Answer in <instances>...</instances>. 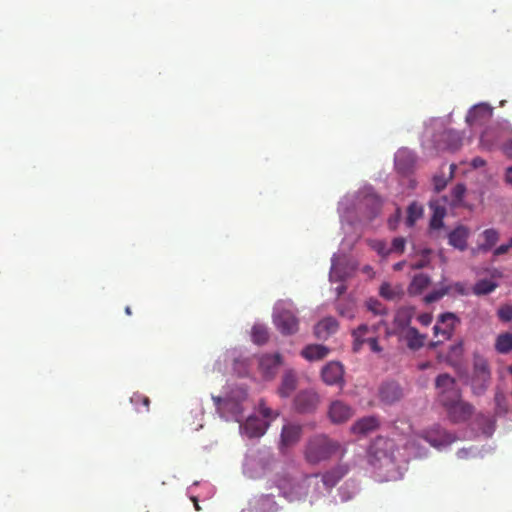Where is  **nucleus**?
I'll use <instances>...</instances> for the list:
<instances>
[{
    "instance_id": "nucleus-1",
    "label": "nucleus",
    "mask_w": 512,
    "mask_h": 512,
    "mask_svg": "<svg viewBox=\"0 0 512 512\" xmlns=\"http://www.w3.org/2000/svg\"><path fill=\"white\" fill-rule=\"evenodd\" d=\"M380 205V201L375 196L370 187H365L357 195H346L339 202V214L342 229L345 233L343 244L351 246L360 236L358 223H353L352 218L357 213H364L368 209L374 214L375 209Z\"/></svg>"
},
{
    "instance_id": "nucleus-2",
    "label": "nucleus",
    "mask_w": 512,
    "mask_h": 512,
    "mask_svg": "<svg viewBox=\"0 0 512 512\" xmlns=\"http://www.w3.org/2000/svg\"><path fill=\"white\" fill-rule=\"evenodd\" d=\"M217 411L227 420L240 422L248 402L246 386L237 382H228L220 396H212Z\"/></svg>"
},
{
    "instance_id": "nucleus-3",
    "label": "nucleus",
    "mask_w": 512,
    "mask_h": 512,
    "mask_svg": "<svg viewBox=\"0 0 512 512\" xmlns=\"http://www.w3.org/2000/svg\"><path fill=\"white\" fill-rule=\"evenodd\" d=\"M440 391V401L446 408L449 419L454 423L464 422L472 415V407L460 399L454 380L447 374L440 375L436 380Z\"/></svg>"
},
{
    "instance_id": "nucleus-4",
    "label": "nucleus",
    "mask_w": 512,
    "mask_h": 512,
    "mask_svg": "<svg viewBox=\"0 0 512 512\" xmlns=\"http://www.w3.org/2000/svg\"><path fill=\"white\" fill-rule=\"evenodd\" d=\"M393 447L394 442L392 440L378 438L369 450L371 464L376 465L379 462V468L385 470L383 475H379L382 481H393L402 477V472L395 468L393 457L389 455V453H392Z\"/></svg>"
},
{
    "instance_id": "nucleus-5",
    "label": "nucleus",
    "mask_w": 512,
    "mask_h": 512,
    "mask_svg": "<svg viewBox=\"0 0 512 512\" xmlns=\"http://www.w3.org/2000/svg\"><path fill=\"white\" fill-rule=\"evenodd\" d=\"M345 470L332 471L325 474L321 480L317 476H311L305 479L302 483L294 482L291 479H284L278 484L280 493L290 501L300 499L306 495L305 487L311 485H318L319 482L328 489L334 486L345 474Z\"/></svg>"
},
{
    "instance_id": "nucleus-6",
    "label": "nucleus",
    "mask_w": 512,
    "mask_h": 512,
    "mask_svg": "<svg viewBox=\"0 0 512 512\" xmlns=\"http://www.w3.org/2000/svg\"><path fill=\"white\" fill-rule=\"evenodd\" d=\"M256 413L262 418L260 419L256 414H253L245 422L240 423L239 429L242 437L252 439L263 436L270 423L279 415L277 411L267 407L263 401L258 404Z\"/></svg>"
},
{
    "instance_id": "nucleus-7",
    "label": "nucleus",
    "mask_w": 512,
    "mask_h": 512,
    "mask_svg": "<svg viewBox=\"0 0 512 512\" xmlns=\"http://www.w3.org/2000/svg\"><path fill=\"white\" fill-rule=\"evenodd\" d=\"M341 452L342 446L337 440L319 435L309 441L305 456L309 462L316 463Z\"/></svg>"
},
{
    "instance_id": "nucleus-8",
    "label": "nucleus",
    "mask_w": 512,
    "mask_h": 512,
    "mask_svg": "<svg viewBox=\"0 0 512 512\" xmlns=\"http://www.w3.org/2000/svg\"><path fill=\"white\" fill-rule=\"evenodd\" d=\"M274 324L282 334H293L298 330V319L291 301L277 302L273 314Z\"/></svg>"
},
{
    "instance_id": "nucleus-9",
    "label": "nucleus",
    "mask_w": 512,
    "mask_h": 512,
    "mask_svg": "<svg viewBox=\"0 0 512 512\" xmlns=\"http://www.w3.org/2000/svg\"><path fill=\"white\" fill-rule=\"evenodd\" d=\"M355 269V264L349 262L344 254H334L331 259L330 282L344 281L354 273Z\"/></svg>"
},
{
    "instance_id": "nucleus-10",
    "label": "nucleus",
    "mask_w": 512,
    "mask_h": 512,
    "mask_svg": "<svg viewBox=\"0 0 512 512\" xmlns=\"http://www.w3.org/2000/svg\"><path fill=\"white\" fill-rule=\"evenodd\" d=\"M258 373L265 381L274 379L282 364L279 354H263L258 357Z\"/></svg>"
},
{
    "instance_id": "nucleus-11",
    "label": "nucleus",
    "mask_w": 512,
    "mask_h": 512,
    "mask_svg": "<svg viewBox=\"0 0 512 512\" xmlns=\"http://www.w3.org/2000/svg\"><path fill=\"white\" fill-rule=\"evenodd\" d=\"M421 438L437 449H443L456 440L454 435L443 431L439 425H433Z\"/></svg>"
},
{
    "instance_id": "nucleus-12",
    "label": "nucleus",
    "mask_w": 512,
    "mask_h": 512,
    "mask_svg": "<svg viewBox=\"0 0 512 512\" xmlns=\"http://www.w3.org/2000/svg\"><path fill=\"white\" fill-rule=\"evenodd\" d=\"M270 460L268 455L265 454H250L247 455L244 462V473L251 477H260L266 470Z\"/></svg>"
},
{
    "instance_id": "nucleus-13",
    "label": "nucleus",
    "mask_w": 512,
    "mask_h": 512,
    "mask_svg": "<svg viewBox=\"0 0 512 512\" xmlns=\"http://www.w3.org/2000/svg\"><path fill=\"white\" fill-rule=\"evenodd\" d=\"M328 417L334 424L347 422L354 415V409L343 400H333L328 407Z\"/></svg>"
},
{
    "instance_id": "nucleus-14",
    "label": "nucleus",
    "mask_w": 512,
    "mask_h": 512,
    "mask_svg": "<svg viewBox=\"0 0 512 512\" xmlns=\"http://www.w3.org/2000/svg\"><path fill=\"white\" fill-rule=\"evenodd\" d=\"M490 379V372L488 370L487 362L479 359L475 362V372L472 378V389L477 395L484 392L487 388Z\"/></svg>"
},
{
    "instance_id": "nucleus-15",
    "label": "nucleus",
    "mask_w": 512,
    "mask_h": 512,
    "mask_svg": "<svg viewBox=\"0 0 512 512\" xmlns=\"http://www.w3.org/2000/svg\"><path fill=\"white\" fill-rule=\"evenodd\" d=\"M323 381L327 385H344V368L340 362L331 361L321 371Z\"/></svg>"
},
{
    "instance_id": "nucleus-16",
    "label": "nucleus",
    "mask_w": 512,
    "mask_h": 512,
    "mask_svg": "<svg viewBox=\"0 0 512 512\" xmlns=\"http://www.w3.org/2000/svg\"><path fill=\"white\" fill-rule=\"evenodd\" d=\"M457 322V317L453 313H445L440 316L434 326L435 336L441 337L439 341L448 340L451 337Z\"/></svg>"
},
{
    "instance_id": "nucleus-17",
    "label": "nucleus",
    "mask_w": 512,
    "mask_h": 512,
    "mask_svg": "<svg viewBox=\"0 0 512 512\" xmlns=\"http://www.w3.org/2000/svg\"><path fill=\"white\" fill-rule=\"evenodd\" d=\"M493 109L487 103L474 105L466 116V122L470 125H476L486 122L492 117Z\"/></svg>"
},
{
    "instance_id": "nucleus-18",
    "label": "nucleus",
    "mask_w": 512,
    "mask_h": 512,
    "mask_svg": "<svg viewBox=\"0 0 512 512\" xmlns=\"http://www.w3.org/2000/svg\"><path fill=\"white\" fill-rule=\"evenodd\" d=\"M413 315V309L409 307L400 308L394 316V327L388 330V334H396L405 331Z\"/></svg>"
},
{
    "instance_id": "nucleus-19",
    "label": "nucleus",
    "mask_w": 512,
    "mask_h": 512,
    "mask_svg": "<svg viewBox=\"0 0 512 512\" xmlns=\"http://www.w3.org/2000/svg\"><path fill=\"white\" fill-rule=\"evenodd\" d=\"M415 164L414 154L406 149H399L395 154V167L401 173L409 172Z\"/></svg>"
},
{
    "instance_id": "nucleus-20",
    "label": "nucleus",
    "mask_w": 512,
    "mask_h": 512,
    "mask_svg": "<svg viewBox=\"0 0 512 512\" xmlns=\"http://www.w3.org/2000/svg\"><path fill=\"white\" fill-rule=\"evenodd\" d=\"M379 421L373 416H368L356 421L350 428L351 433L359 436L366 435L377 429Z\"/></svg>"
},
{
    "instance_id": "nucleus-21",
    "label": "nucleus",
    "mask_w": 512,
    "mask_h": 512,
    "mask_svg": "<svg viewBox=\"0 0 512 512\" xmlns=\"http://www.w3.org/2000/svg\"><path fill=\"white\" fill-rule=\"evenodd\" d=\"M338 329L337 321L332 317H326L319 321L314 327L315 336L319 339H327Z\"/></svg>"
},
{
    "instance_id": "nucleus-22",
    "label": "nucleus",
    "mask_w": 512,
    "mask_h": 512,
    "mask_svg": "<svg viewBox=\"0 0 512 512\" xmlns=\"http://www.w3.org/2000/svg\"><path fill=\"white\" fill-rule=\"evenodd\" d=\"M470 231L465 226L456 227L451 233L448 235L449 244L456 249L465 250L467 247V239L469 237Z\"/></svg>"
},
{
    "instance_id": "nucleus-23",
    "label": "nucleus",
    "mask_w": 512,
    "mask_h": 512,
    "mask_svg": "<svg viewBox=\"0 0 512 512\" xmlns=\"http://www.w3.org/2000/svg\"><path fill=\"white\" fill-rule=\"evenodd\" d=\"M319 402V397L316 392L309 390L301 392L296 397V407L300 411H308L317 406Z\"/></svg>"
},
{
    "instance_id": "nucleus-24",
    "label": "nucleus",
    "mask_w": 512,
    "mask_h": 512,
    "mask_svg": "<svg viewBox=\"0 0 512 512\" xmlns=\"http://www.w3.org/2000/svg\"><path fill=\"white\" fill-rule=\"evenodd\" d=\"M301 436V427L295 423H287L281 432V445L290 446L296 443Z\"/></svg>"
},
{
    "instance_id": "nucleus-25",
    "label": "nucleus",
    "mask_w": 512,
    "mask_h": 512,
    "mask_svg": "<svg viewBox=\"0 0 512 512\" xmlns=\"http://www.w3.org/2000/svg\"><path fill=\"white\" fill-rule=\"evenodd\" d=\"M330 349L324 345L312 344L306 346L301 355L308 361H318L328 356Z\"/></svg>"
},
{
    "instance_id": "nucleus-26",
    "label": "nucleus",
    "mask_w": 512,
    "mask_h": 512,
    "mask_svg": "<svg viewBox=\"0 0 512 512\" xmlns=\"http://www.w3.org/2000/svg\"><path fill=\"white\" fill-rule=\"evenodd\" d=\"M297 377L292 370H287L283 377L278 389V393L281 397H289L296 388Z\"/></svg>"
},
{
    "instance_id": "nucleus-27",
    "label": "nucleus",
    "mask_w": 512,
    "mask_h": 512,
    "mask_svg": "<svg viewBox=\"0 0 512 512\" xmlns=\"http://www.w3.org/2000/svg\"><path fill=\"white\" fill-rule=\"evenodd\" d=\"M375 331L373 328L363 324L360 325L356 330L353 331L352 335L354 338L353 349L359 351L362 346L367 343V337L374 335Z\"/></svg>"
},
{
    "instance_id": "nucleus-28",
    "label": "nucleus",
    "mask_w": 512,
    "mask_h": 512,
    "mask_svg": "<svg viewBox=\"0 0 512 512\" xmlns=\"http://www.w3.org/2000/svg\"><path fill=\"white\" fill-rule=\"evenodd\" d=\"M481 242H479L477 249L479 251L490 250L498 241L499 233L494 228L486 229L480 235Z\"/></svg>"
},
{
    "instance_id": "nucleus-29",
    "label": "nucleus",
    "mask_w": 512,
    "mask_h": 512,
    "mask_svg": "<svg viewBox=\"0 0 512 512\" xmlns=\"http://www.w3.org/2000/svg\"><path fill=\"white\" fill-rule=\"evenodd\" d=\"M404 293L403 286L400 284L392 285L388 282L380 286L379 294L386 300H396Z\"/></svg>"
},
{
    "instance_id": "nucleus-30",
    "label": "nucleus",
    "mask_w": 512,
    "mask_h": 512,
    "mask_svg": "<svg viewBox=\"0 0 512 512\" xmlns=\"http://www.w3.org/2000/svg\"><path fill=\"white\" fill-rule=\"evenodd\" d=\"M430 208L433 212L432 218L430 221V226L433 229H439L443 225L442 220L445 216V208L438 201L431 202Z\"/></svg>"
},
{
    "instance_id": "nucleus-31",
    "label": "nucleus",
    "mask_w": 512,
    "mask_h": 512,
    "mask_svg": "<svg viewBox=\"0 0 512 512\" xmlns=\"http://www.w3.org/2000/svg\"><path fill=\"white\" fill-rule=\"evenodd\" d=\"M404 332V338L409 348L416 350L423 346L425 338L415 328L408 327Z\"/></svg>"
},
{
    "instance_id": "nucleus-32",
    "label": "nucleus",
    "mask_w": 512,
    "mask_h": 512,
    "mask_svg": "<svg viewBox=\"0 0 512 512\" xmlns=\"http://www.w3.org/2000/svg\"><path fill=\"white\" fill-rule=\"evenodd\" d=\"M430 284V278L425 274L414 276L409 286V293L412 295L421 294Z\"/></svg>"
},
{
    "instance_id": "nucleus-33",
    "label": "nucleus",
    "mask_w": 512,
    "mask_h": 512,
    "mask_svg": "<svg viewBox=\"0 0 512 512\" xmlns=\"http://www.w3.org/2000/svg\"><path fill=\"white\" fill-rule=\"evenodd\" d=\"M495 349L502 354H506L512 350V334L502 333L498 335L495 341Z\"/></svg>"
},
{
    "instance_id": "nucleus-34",
    "label": "nucleus",
    "mask_w": 512,
    "mask_h": 512,
    "mask_svg": "<svg viewBox=\"0 0 512 512\" xmlns=\"http://www.w3.org/2000/svg\"><path fill=\"white\" fill-rule=\"evenodd\" d=\"M252 341L256 344H262L268 339L267 328L261 324H255L251 332Z\"/></svg>"
},
{
    "instance_id": "nucleus-35",
    "label": "nucleus",
    "mask_w": 512,
    "mask_h": 512,
    "mask_svg": "<svg viewBox=\"0 0 512 512\" xmlns=\"http://www.w3.org/2000/svg\"><path fill=\"white\" fill-rule=\"evenodd\" d=\"M497 287V284L491 280H480L473 287V292L476 295H485L492 292Z\"/></svg>"
},
{
    "instance_id": "nucleus-36",
    "label": "nucleus",
    "mask_w": 512,
    "mask_h": 512,
    "mask_svg": "<svg viewBox=\"0 0 512 512\" xmlns=\"http://www.w3.org/2000/svg\"><path fill=\"white\" fill-rule=\"evenodd\" d=\"M423 215V208L421 205L413 203L408 208V216L406 219V224L409 227H412L415 222L420 219Z\"/></svg>"
},
{
    "instance_id": "nucleus-37",
    "label": "nucleus",
    "mask_w": 512,
    "mask_h": 512,
    "mask_svg": "<svg viewBox=\"0 0 512 512\" xmlns=\"http://www.w3.org/2000/svg\"><path fill=\"white\" fill-rule=\"evenodd\" d=\"M446 294H449V289L446 288L445 285H442L440 289L434 290L433 292L426 295L425 302L432 303L434 301L441 299Z\"/></svg>"
},
{
    "instance_id": "nucleus-38",
    "label": "nucleus",
    "mask_w": 512,
    "mask_h": 512,
    "mask_svg": "<svg viewBox=\"0 0 512 512\" xmlns=\"http://www.w3.org/2000/svg\"><path fill=\"white\" fill-rule=\"evenodd\" d=\"M405 448L415 457H421L424 453L420 450L415 436L411 435L405 443Z\"/></svg>"
},
{
    "instance_id": "nucleus-39",
    "label": "nucleus",
    "mask_w": 512,
    "mask_h": 512,
    "mask_svg": "<svg viewBox=\"0 0 512 512\" xmlns=\"http://www.w3.org/2000/svg\"><path fill=\"white\" fill-rule=\"evenodd\" d=\"M370 246L381 256H387L390 254V247L380 240L370 241Z\"/></svg>"
},
{
    "instance_id": "nucleus-40",
    "label": "nucleus",
    "mask_w": 512,
    "mask_h": 512,
    "mask_svg": "<svg viewBox=\"0 0 512 512\" xmlns=\"http://www.w3.org/2000/svg\"><path fill=\"white\" fill-rule=\"evenodd\" d=\"M465 194V187L463 185H457L452 191V204L454 206L460 205L463 201V197Z\"/></svg>"
},
{
    "instance_id": "nucleus-41",
    "label": "nucleus",
    "mask_w": 512,
    "mask_h": 512,
    "mask_svg": "<svg viewBox=\"0 0 512 512\" xmlns=\"http://www.w3.org/2000/svg\"><path fill=\"white\" fill-rule=\"evenodd\" d=\"M445 287L449 289V294L465 295L468 293L466 285L461 282H456L451 285H445Z\"/></svg>"
},
{
    "instance_id": "nucleus-42",
    "label": "nucleus",
    "mask_w": 512,
    "mask_h": 512,
    "mask_svg": "<svg viewBox=\"0 0 512 512\" xmlns=\"http://www.w3.org/2000/svg\"><path fill=\"white\" fill-rule=\"evenodd\" d=\"M444 137L449 138V139L452 140V143L448 144L446 146V148L454 150V149H456L459 146L460 137H459V135L456 132H452V131L445 132L444 133Z\"/></svg>"
},
{
    "instance_id": "nucleus-43",
    "label": "nucleus",
    "mask_w": 512,
    "mask_h": 512,
    "mask_svg": "<svg viewBox=\"0 0 512 512\" xmlns=\"http://www.w3.org/2000/svg\"><path fill=\"white\" fill-rule=\"evenodd\" d=\"M390 247V253L392 252H395V253H402L403 250H404V247H405V240L404 238H395L391 244Z\"/></svg>"
},
{
    "instance_id": "nucleus-44",
    "label": "nucleus",
    "mask_w": 512,
    "mask_h": 512,
    "mask_svg": "<svg viewBox=\"0 0 512 512\" xmlns=\"http://www.w3.org/2000/svg\"><path fill=\"white\" fill-rule=\"evenodd\" d=\"M498 316L501 320L506 322L512 320V306L506 305L501 307L498 310Z\"/></svg>"
},
{
    "instance_id": "nucleus-45",
    "label": "nucleus",
    "mask_w": 512,
    "mask_h": 512,
    "mask_svg": "<svg viewBox=\"0 0 512 512\" xmlns=\"http://www.w3.org/2000/svg\"><path fill=\"white\" fill-rule=\"evenodd\" d=\"M367 344L369 345L371 351L376 353L381 352V347L378 345L375 334L367 337Z\"/></svg>"
},
{
    "instance_id": "nucleus-46",
    "label": "nucleus",
    "mask_w": 512,
    "mask_h": 512,
    "mask_svg": "<svg viewBox=\"0 0 512 512\" xmlns=\"http://www.w3.org/2000/svg\"><path fill=\"white\" fill-rule=\"evenodd\" d=\"M367 307L369 310H371L374 313H381L382 312V306L376 299H370L367 302Z\"/></svg>"
},
{
    "instance_id": "nucleus-47",
    "label": "nucleus",
    "mask_w": 512,
    "mask_h": 512,
    "mask_svg": "<svg viewBox=\"0 0 512 512\" xmlns=\"http://www.w3.org/2000/svg\"><path fill=\"white\" fill-rule=\"evenodd\" d=\"M510 248H512V239L508 243L502 244L499 247H497L494 250V255L498 256V255L505 254L509 251Z\"/></svg>"
},
{
    "instance_id": "nucleus-48",
    "label": "nucleus",
    "mask_w": 512,
    "mask_h": 512,
    "mask_svg": "<svg viewBox=\"0 0 512 512\" xmlns=\"http://www.w3.org/2000/svg\"><path fill=\"white\" fill-rule=\"evenodd\" d=\"M481 144L486 148H490L493 144L492 140H490V131H485L481 136Z\"/></svg>"
},
{
    "instance_id": "nucleus-49",
    "label": "nucleus",
    "mask_w": 512,
    "mask_h": 512,
    "mask_svg": "<svg viewBox=\"0 0 512 512\" xmlns=\"http://www.w3.org/2000/svg\"><path fill=\"white\" fill-rule=\"evenodd\" d=\"M339 313L344 317L353 318L354 317L353 305L349 304V306L346 309L339 307Z\"/></svg>"
},
{
    "instance_id": "nucleus-50",
    "label": "nucleus",
    "mask_w": 512,
    "mask_h": 512,
    "mask_svg": "<svg viewBox=\"0 0 512 512\" xmlns=\"http://www.w3.org/2000/svg\"><path fill=\"white\" fill-rule=\"evenodd\" d=\"M418 321L422 325L428 326L432 322V315L430 313H423V314L419 315Z\"/></svg>"
},
{
    "instance_id": "nucleus-51",
    "label": "nucleus",
    "mask_w": 512,
    "mask_h": 512,
    "mask_svg": "<svg viewBox=\"0 0 512 512\" xmlns=\"http://www.w3.org/2000/svg\"><path fill=\"white\" fill-rule=\"evenodd\" d=\"M389 389H393L394 391H397V387L396 386H388L386 388H383L382 391H381V396H382V399L385 400V401H392L393 398L389 397L388 395V390Z\"/></svg>"
},
{
    "instance_id": "nucleus-52",
    "label": "nucleus",
    "mask_w": 512,
    "mask_h": 512,
    "mask_svg": "<svg viewBox=\"0 0 512 512\" xmlns=\"http://www.w3.org/2000/svg\"><path fill=\"white\" fill-rule=\"evenodd\" d=\"M434 184H435V188H436L437 190H441V189H443V188L445 187V185H446V180H445V179H442V178H440V177H438V176H435V177H434Z\"/></svg>"
},
{
    "instance_id": "nucleus-53",
    "label": "nucleus",
    "mask_w": 512,
    "mask_h": 512,
    "mask_svg": "<svg viewBox=\"0 0 512 512\" xmlns=\"http://www.w3.org/2000/svg\"><path fill=\"white\" fill-rule=\"evenodd\" d=\"M138 401H142L143 405L144 406H148V403H149V400L147 397H144V396H140V395H134L132 398H131V402L132 403H137Z\"/></svg>"
},
{
    "instance_id": "nucleus-54",
    "label": "nucleus",
    "mask_w": 512,
    "mask_h": 512,
    "mask_svg": "<svg viewBox=\"0 0 512 512\" xmlns=\"http://www.w3.org/2000/svg\"><path fill=\"white\" fill-rule=\"evenodd\" d=\"M505 181L512 185V166L506 169Z\"/></svg>"
},
{
    "instance_id": "nucleus-55",
    "label": "nucleus",
    "mask_w": 512,
    "mask_h": 512,
    "mask_svg": "<svg viewBox=\"0 0 512 512\" xmlns=\"http://www.w3.org/2000/svg\"><path fill=\"white\" fill-rule=\"evenodd\" d=\"M504 152L508 157L512 158V140L506 143Z\"/></svg>"
},
{
    "instance_id": "nucleus-56",
    "label": "nucleus",
    "mask_w": 512,
    "mask_h": 512,
    "mask_svg": "<svg viewBox=\"0 0 512 512\" xmlns=\"http://www.w3.org/2000/svg\"><path fill=\"white\" fill-rule=\"evenodd\" d=\"M483 165H484V160H482L481 158H475L472 161V166L474 168H478V167H481Z\"/></svg>"
},
{
    "instance_id": "nucleus-57",
    "label": "nucleus",
    "mask_w": 512,
    "mask_h": 512,
    "mask_svg": "<svg viewBox=\"0 0 512 512\" xmlns=\"http://www.w3.org/2000/svg\"><path fill=\"white\" fill-rule=\"evenodd\" d=\"M346 290V287L342 284L338 285L336 288H335V291L337 293V295H341L342 293H344V291Z\"/></svg>"
},
{
    "instance_id": "nucleus-58",
    "label": "nucleus",
    "mask_w": 512,
    "mask_h": 512,
    "mask_svg": "<svg viewBox=\"0 0 512 512\" xmlns=\"http://www.w3.org/2000/svg\"><path fill=\"white\" fill-rule=\"evenodd\" d=\"M363 272L367 274L369 277L373 276L372 268L370 266H365L363 268Z\"/></svg>"
},
{
    "instance_id": "nucleus-59",
    "label": "nucleus",
    "mask_w": 512,
    "mask_h": 512,
    "mask_svg": "<svg viewBox=\"0 0 512 512\" xmlns=\"http://www.w3.org/2000/svg\"><path fill=\"white\" fill-rule=\"evenodd\" d=\"M467 454H468V451H467V450H465V449L459 450V451L457 452V455H458V457H459V458H464V457H466V456H467Z\"/></svg>"
},
{
    "instance_id": "nucleus-60",
    "label": "nucleus",
    "mask_w": 512,
    "mask_h": 512,
    "mask_svg": "<svg viewBox=\"0 0 512 512\" xmlns=\"http://www.w3.org/2000/svg\"><path fill=\"white\" fill-rule=\"evenodd\" d=\"M397 221H398V218H396L395 220L394 219H390L389 220V225L391 228H395L396 227V224H397Z\"/></svg>"
},
{
    "instance_id": "nucleus-61",
    "label": "nucleus",
    "mask_w": 512,
    "mask_h": 512,
    "mask_svg": "<svg viewBox=\"0 0 512 512\" xmlns=\"http://www.w3.org/2000/svg\"><path fill=\"white\" fill-rule=\"evenodd\" d=\"M455 168H456L455 165L450 166V176L454 173Z\"/></svg>"
},
{
    "instance_id": "nucleus-62",
    "label": "nucleus",
    "mask_w": 512,
    "mask_h": 512,
    "mask_svg": "<svg viewBox=\"0 0 512 512\" xmlns=\"http://www.w3.org/2000/svg\"><path fill=\"white\" fill-rule=\"evenodd\" d=\"M191 499L195 503L196 509H199L198 504H197V499L195 497H191Z\"/></svg>"
},
{
    "instance_id": "nucleus-63",
    "label": "nucleus",
    "mask_w": 512,
    "mask_h": 512,
    "mask_svg": "<svg viewBox=\"0 0 512 512\" xmlns=\"http://www.w3.org/2000/svg\"><path fill=\"white\" fill-rule=\"evenodd\" d=\"M401 267H402V263H397V264H395V266H394V268H395L396 270H399Z\"/></svg>"
},
{
    "instance_id": "nucleus-64",
    "label": "nucleus",
    "mask_w": 512,
    "mask_h": 512,
    "mask_svg": "<svg viewBox=\"0 0 512 512\" xmlns=\"http://www.w3.org/2000/svg\"><path fill=\"white\" fill-rule=\"evenodd\" d=\"M454 351H455V352H458V351L460 352V351H461V345L456 346V347L454 348Z\"/></svg>"
}]
</instances>
